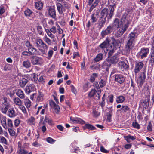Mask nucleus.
I'll return each instance as SVG.
<instances>
[{
	"instance_id": "nucleus-1",
	"label": "nucleus",
	"mask_w": 154,
	"mask_h": 154,
	"mask_svg": "<svg viewBox=\"0 0 154 154\" xmlns=\"http://www.w3.org/2000/svg\"><path fill=\"white\" fill-rule=\"evenodd\" d=\"M128 40L126 42L125 45V49L128 53H129L135 45L136 38L135 33L134 32H131L129 34L128 37Z\"/></svg>"
},
{
	"instance_id": "nucleus-2",
	"label": "nucleus",
	"mask_w": 154,
	"mask_h": 154,
	"mask_svg": "<svg viewBox=\"0 0 154 154\" xmlns=\"http://www.w3.org/2000/svg\"><path fill=\"white\" fill-rule=\"evenodd\" d=\"M36 47L38 48L39 50L43 54H45L47 53V50L48 47L41 39H37L36 42Z\"/></svg>"
},
{
	"instance_id": "nucleus-3",
	"label": "nucleus",
	"mask_w": 154,
	"mask_h": 154,
	"mask_svg": "<svg viewBox=\"0 0 154 154\" xmlns=\"http://www.w3.org/2000/svg\"><path fill=\"white\" fill-rule=\"evenodd\" d=\"M131 22V20L128 19V14L126 13L123 14L121 18V22L122 24H124V26H127V28L129 26Z\"/></svg>"
},
{
	"instance_id": "nucleus-4",
	"label": "nucleus",
	"mask_w": 154,
	"mask_h": 154,
	"mask_svg": "<svg viewBox=\"0 0 154 154\" xmlns=\"http://www.w3.org/2000/svg\"><path fill=\"white\" fill-rule=\"evenodd\" d=\"M146 78L145 73L144 72H140V76L137 79V82L139 86L141 87L144 83Z\"/></svg>"
},
{
	"instance_id": "nucleus-5",
	"label": "nucleus",
	"mask_w": 154,
	"mask_h": 154,
	"mask_svg": "<svg viewBox=\"0 0 154 154\" xmlns=\"http://www.w3.org/2000/svg\"><path fill=\"white\" fill-rule=\"evenodd\" d=\"M31 62L33 65H41L43 63V60L40 57L33 56L32 57Z\"/></svg>"
},
{
	"instance_id": "nucleus-6",
	"label": "nucleus",
	"mask_w": 154,
	"mask_h": 154,
	"mask_svg": "<svg viewBox=\"0 0 154 154\" xmlns=\"http://www.w3.org/2000/svg\"><path fill=\"white\" fill-rule=\"evenodd\" d=\"M144 64L142 62H136L135 64L134 68V72L135 75H137L143 68Z\"/></svg>"
},
{
	"instance_id": "nucleus-7",
	"label": "nucleus",
	"mask_w": 154,
	"mask_h": 154,
	"mask_svg": "<svg viewBox=\"0 0 154 154\" xmlns=\"http://www.w3.org/2000/svg\"><path fill=\"white\" fill-rule=\"evenodd\" d=\"M149 51V50L148 48H142L140 51L138 53V54L141 57V59H143L146 57Z\"/></svg>"
},
{
	"instance_id": "nucleus-8",
	"label": "nucleus",
	"mask_w": 154,
	"mask_h": 154,
	"mask_svg": "<svg viewBox=\"0 0 154 154\" xmlns=\"http://www.w3.org/2000/svg\"><path fill=\"white\" fill-rule=\"evenodd\" d=\"M112 63L109 59V58L107 59L103 63V68L106 69V71H108V69L111 66Z\"/></svg>"
},
{
	"instance_id": "nucleus-9",
	"label": "nucleus",
	"mask_w": 154,
	"mask_h": 154,
	"mask_svg": "<svg viewBox=\"0 0 154 154\" xmlns=\"http://www.w3.org/2000/svg\"><path fill=\"white\" fill-rule=\"evenodd\" d=\"M112 27L111 26H109L104 30H103L101 32V36L104 37L106 35L109 34L112 31Z\"/></svg>"
},
{
	"instance_id": "nucleus-10",
	"label": "nucleus",
	"mask_w": 154,
	"mask_h": 154,
	"mask_svg": "<svg viewBox=\"0 0 154 154\" xmlns=\"http://www.w3.org/2000/svg\"><path fill=\"white\" fill-rule=\"evenodd\" d=\"M70 120L74 123H79L83 124L85 123V121L79 118L71 117Z\"/></svg>"
},
{
	"instance_id": "nucleus-11",
	"label": "nucleus",
	"mask_w": 154,
	"mask_h": 154,
	"mask_svg": "<svg viewBox=\"0 0 154 154\" xmlns=\"http://www.w3.org/2000/svg\"><path fill=\"white\" fill-rule=\"evenodd\" d=\"M115 80L120 84L123 83L125 81L124 76L121 74H116L114 75Z\"/></svg>"
},
{
	"instance_id": "nucleus-12",
	"label": "nucleus",
	"mask_w": 154,
	"mask_h": 154,
	"mask_svg": "<svg viewBox=\"0 0 154 154\" xmlns=\"http://www.w3.org/2000/svg\"><path fill=\"white\" fill-rule=\"evenodd\" d=\"M109 59L112 64H116L119 60V56L118 54H116L113 56L109 58Z\"/></svg>"
},
{
	"instance_id": "nucleus-13",
	"label": "nucleus",
	"mask_w": 154,
	"mask_h": 154,
	"mask_svg": "<svg viewBox=\"0 0 154 154\" xmlns=\"http://www.w3.org/2000/svg\"><path fill=\"white\" fill-rule=\"evenodd\" d=\"M35 89V86L33 85L30 84L26 86L25 91L26 94H29L30 92L34 91Z\"/></svg>"
},
{
	"instance_id": "nucleus-14",
	"label": "nucleus",
	"mask_w": 154,
	"mask_h": 154,
	"mask_svg": "<svg viewBox=\"0 0 154 154\" xmlns=\"http://www.w3.org/2000/svg\"><path fill=\"white\" fill-rule=\"evenodd\" d=\"M110 41L109 38H106V39L99 45V47L102 49L107 48L108 46L109 42Z\"/></svg>"
},
{
	"instance_id": "nucleus-15",
	"label": "nucleus",
	"mask_w": 154,
	"mask_h": 154,
	"mask_svg": "<svg viewBox=\"0 0 154 154\" xmlns=\"http://www.w3.org/2000/svg\"><path fill=\"white\" fill-rule=\"evenodd\" d=\"M111 38L112 41V43L113 45V46H114L115 48L117 47L119 48L121 44L120 40H115L113 37H111Z\"/></svg>"
},
{
	"instance_id": "nucleus-16",
	"label": "nucleus",
	"mask_w": 154,
	"mask_h": 154,
	"mask_svg": "<svg viewBox=\"0 0 154 154\" xmlns=\"http://www.w3.org/2000/svg\"><path fill=\"white\" fill-rule=\"evenodd\" d=\"M48 14L49 16L54 19L56 18L55 10L54 8L50 7L48 10Z\"/></svg>"
},
{
	"instance_id": "nucleus-17",
	"label": "nucleus",
	"mask_w": 154,
	"mask_h": 154,
	"mask_svg": "<svg viewBox=\"0 0 154 154\" xmlns=\"http://www.w3.org/2000/svg\"><path fill=\"white\" fill-rule=\"evenodd\" d=\"M106 17L100 16V17L99 22V27L100 29L101 28L104 26L106 22Z\"/></svg>"
},
{
	"instance_id": "nucleus-18",
	"label": "nucleus",
	"mask_w": 154,
	"mask_h": 154,
	"mask_svg": "<svg viewBox=\"0 0 154 154\" xmlns=\"http://www.w3.org/2000/svg\"><path fill=\"white\" fill-rule=\"evenodd\" d=\"M122 24V23H120L118 19L115 18L113 24V27L115 29L120 28Z\"/></svg>"
},
{
	"instance_id": "nucleus-19",
	"label": "nucleus",
	"mask_w": 154,
	"mask_h": 154,
	"mask_svg": "<svg viewBox=\"0 0 154 154\" xmlns=\"http://www.w3.org/2000/svg\"><path fill=\"white\" fill-rule=\"evenodd\" d=\"M119 67L121 69H126L129 68V66L124 61H120L118 64Z\"/></svg>"
},
{
	"instance_id": "nucleus-20",
	"label": "nucleus",
	"mask_w": 154,
	"mask_h": 154,
	"mask_svg": "<svg viewBox=\"0 0 154 154\" xmlns=\"http://www.w3.org/2000/svg\"><path fill=\"white\" fill-rule=\"evenodd\" d=\"M100 111L99 110L98 106H96L93 109V116L95 117H97L100 115Z\"/></svg>"
},
{
	"instance_id": "nucleus-21",
	"label": "nucleus",
	"mask_w": 154,
	"mask_h": 154,
	"mask_svg": "<svg viewBox=\"0 0 154 154\" xmlns=\"http://www.w3.org/2000/svg\"><path fill=\"white\" fill-rule=\"evenodd\" d=\"M127 28V26H126L125 27L124 26V27L119 29V30L117 31V32L118 36L120 37V36L122 35L125 32Z\"/></svg>"
},
{
	"instance_id": "nucleus-22",
	"label": "nucleus",
	"mask_w": 154,
	"mask_h": 154,
	"mask_svg": "<svg viewBox=\"0 0 154 154\" xmlns=\"http://www.w3.org/2000/svg\"><path fill=\"white\" fill-rule=\"evenodd\" d=\"M108 50H109V51L108 52V58H110L111 56L112 55L113 53L115 52V50H116V48L114 46H112V45H110L108 48L107 49Z\"/></svg>"
},
{
	"instance_id": "nucleus-23",
	"label": "nucleus",
	"mask_w": 154,
	"mask_h": 154,
	"mask_svg": "<svg viewBox=\"0 0 154 154\" xmlns=\"http://www.w3.org/2000/svg\"><path fill=\"white\" fill-rule=\"evenodd\" d=\"M27 123L29 125H34L35 124V118L33 116L29 118L27 120Z\"/></svg>"
},
{
	"instance_id": "nucleus-24",
	"label": "nucleus",
	"mask_w": 154,
	"mask_h": 154,
	"mask_svg": "<svg viewBox=\"0 0 154 154\" xmlns=\"http://www.w3.org/2000/svg\"><path fill=\"white\" fill-rule=\"evenodd\" d=\"M28 80L27 79L22 78L20 81V85L21 88H24L26 83H27Z\"/></svg>"
},
{
	"instance_id": "nucleus-25",
	"label": "nucleus",
	"mask_w": 154,
	"mask_h": 154,
	"mask_svg": "<svg viewBox=\"0 0 154 154\" xmlns=\"http://www.w3.org/2000/svg\"><path fill=\"white\" fill-rule=\"evenodd\" d=\"M16 94L21 99L25 98V94L23 91L21 89H18L16 92Z\"/></svg>"
},
{
	"instance_id": "nucleus-26",
	"label": "nucleus",
	"mask_w": 154,
	"mask_h": 154,
	"mask_svg": "<svg viewBox=\"0 0 154 154\" xmlns=\"http://www.w3.org/2000/svg\"><path fill=\"white\" fill-rule=\"evenodd\" d=\"M84 129H88L91 130H93L96 129V128L94 126L89 124H86L83 126Z\"/></svg>"
},
{
	"instance_id": "nucleus-27",
	"label": "nucleus",
	"mask_w": 154,
	"mask_h": 154,
	"mask_svg": "<svg viewBox=\"0 0 154 154\" xmlns=\"http://www.w3.org/2000/svg\"><path fill=\"white\" fill-rule=\"evenodd\" d=\"M43 3L40 1H38L35 3V8L38 10L41 9L43 7Z\"/></svg>"
},
{
	"instance_id": "nucleus-28",
	"label": "nucleus",
	"mask_w": 154,
	"mask_h": 154,
	"mask_svg": "<svg viewBox=\"0 0 154 154\" xmlns=\"http://www.w3.org/2000/svg\"><path fill=\"white\" fill-rule=\"evenodd\" d=\"M98 13H94L91 15V19L92 20L93 23L96 22L97 21L98 17Z\"/></svg>"
},
{
	"instance_id": "nucleus-29",
	"label": "nucleus",
	"mask_w": 154,
	"mask_h": 154,
	"mask_svg": "<svg viewBox=\"0 0 154 154\" xmlns=\"http://www.w3.org/2000/svg\"><path fill=\"white\" fill-rule=\"evenodd\" d=\"M57 8L59 14H63L62 11V5L60 3L58 2L56 4Z\"/></svg>"
},
{
	"instance_id": "nucleus-30",
	"label": "nucleus",
	"mask_w": 154,
	"mask_h": 154,
	"mask_svg": "<svg viewBox=\"0 0 154 154\" xmlns=\"http://www.w3.org/2000/svg\"><path fill=\"white\" fill-rule=\"evenodd\" d=\"M125 138V140H126L128 143H130L131 141V140H134L136 139V137L135 136H134L131 135L126 136Z\"/></svg>"
},
{
	"instance_id": "nucleus-31",
	"label": "nucleus",
	"mask_w": 154,
	"mask_h": 154,
	"mask_svg": "<svg viewBox=\"0 0 154 154\" xmlns=\"http://www.w3.org/2000/svg\"><path fill=\"white\" fill-rule=\"evenodd\" d=\"M0 103L5 106H8L9 105L7 101V99L5 98H2L0 100Z\"/></svg>"
},
{
	"instance_id": "nucleus-32",
	"label": "nucleus",
	"mask_w": 154,
	"mask_h": 154,
	"mask_svg": "<svg viewBox=\"0 0 154 154\" xmlns=\"http://www.w3.org/2000/svg\"><path fill=\"white\" fill-rule=\"evenodd\" d=\"M103 58V55L101 53H99L96 56L94 59V60L96 62H98L101 60Z\"/></svg>"
},
{
	"instance_id": "nucleus-33",
	"label": "nucleus",
	"mask_w": 154,
	"mask_h": 154,
	"mask_svg": "<svg viewBox=\"0 0 154 154\" xmlns=\"http://www.w3.org/2000/svg\"><path fill=\"white\" fill-rule=\"evenodd\" d=\"M28 51L29 52V54L31 55H33L34 54H36V52L37 51V49L34 48L32 47L28 48Z\"/></svg>"
},
{
	"instance_id": "nucleus-34",
	"label": "nucleus",
	"mask_w": 154,
	"mask_h": 154,
	"mask_svg": "<svg viewBox=\"0 0 154 154\" xmlns=\"http://www.w3.org/2000/svg\"><path fill=\"white\" fill-rule=\"evenodd\" d=\"M125 97L122 96H119L117 97L116 99V102L117 103H122L125 100Z\"/></svg>"
},
{
	"instance_id": "nucleus-35",
	"label": "nucleus",
	"mask_w": 154,
	"mask_h": 154,
	"mask_svg": "<svg viewBox=\"0 0 154 154\" xmlns=\"http://www.w3.org/2000/svg\"><path fill=\"white\" fill-rule=\"evenodd\" d=\"M108 9L106 8H105L101 11L100 13V16L106 17Z\"/></svg>"
},
{
	"instance_id": "nucleus-36",
	"label": "nucleus",
	"mask_w": 154,
	"mask_h": 154,
	"mask_svg": "<svg viewBox=\"0 0 154 154\" xmlns=\"http://www.w3.org/2000/svg\"><path fill=\"white\" fill-rule=\"evenodd\" d=\"M8 113L9 116L11 118L14 117L16 116L15 111L12 109H9Z\"/></svg>"
},
{
	"instance_id": "nucleus-37",
	"label": "nucleus",
	"mask_w": 154,
	"mask_h": 154,
	"mask_svg": "<svg viewBox=\"0 0 154 154\" xmlns=\"http://www.w3.org/2000/svg\"><path fill=\"white\" fill-rule=\"evenodd\" d=\"M1 123L2 126L4 128L6 129L7 128V125L6 124V118L4 117H3L1 120Z\"/></svg>"
},
{
	"instance_id": "nucleus-38",
	"label": "nucleus",
	"mask_w": 154,
	"mask_h": 154,
	"mask_svg": "<svg viewBox=\"0 0 154 154\" xmlns=\"http://www.w3.org/2000/svg\"><path fill=\"white\" fill-rule=\"evenodd\" d=\"M149 62L152 63H154V50L151 49V53L150 54Z\"/></svg>"
},
{
	"instance_id": "nucleus-39",
	"label": "nucleus",
	"mask_w": 154,
	"mask_h": 154,
	"mask_svg": "<svg viewBox=\"0 0 154 154\" xmlns=\"http://www.w3.org/2000/svg\"><path fill=\"white\" fill-rule=\"evenodd\" d=\"M32 13V11L29 9L27 8L25 10L24 13L26 16L30 17Z\"/></svg>"
},
{
	"instance_id": "nucleus-40",
	"label": "nucleus",
	"mask_w": 154,
	"mask_h": 154,
	"mask_svg": "<svg viewBox=\"0 0 154 154\" xmlns=\"http://www.w3.org/2000/svg\"><path fill=\"white\" fill-rule=\"evenodd\" d=\"M23 65L26 68H28L30 67L31 63L29 60L25 61L23 62Z\"/></svg>"
},
{
	"instance_id": "nucleus-41",
	"label": "nucleus",
	"mask_w": 154,
	"mask_h": 154,
	"mask_svg": "<svg viewBox=\"0 0 154 154\" xmlns=\"http://www.w3.org/2000/svg\"><path fill=\"white\" fill-rule=\"evenodd\" d=\"M14 103L16 105H20L21 102L20 99L18 97L15 98L14 99Z\"/></svg>"
},
{
	"instance_id": "nucleus-42",
	"label": "nucleus",
	"mask_w": 154,
	"mask_h": 154,
	"mask_svg": "<svg viewBox=\"0 0 154 154\" xmlns=\"http://www.w3.org/2000/svg\"><path fill=\"white\" fill-rule=\"evenodd\" d=\"M96 91L94 89H92L88 94V96L90 97H94L96 94Z\"/></svg>"
},
{
	"instance_id": "nucleus-43",
	"label": "nucleus",
	"mask_w": 154,
	"mask_h": 154,
	"mask_svg": "<svg viewBox=\"0 0 154 154\" xmlns=\"http://www.w3.org/2000/svg\"><path fill=\"white\" fill-rule=\"evenodd\" d=\"M28 152L26 150H25L23 148L19 149L17 150L18 154H27Z\"/></svg>"
},
{
	"instance_id": "nucleus-44",
	"label": "nucleus",
	"mask_w": 154,
	"mask_h": 154,
	"mask_svg": "<svg viewBox=\"0 0 154 154\" xmlns=\"http://www.w3.org/2000/svg\"><path fill=\"white\" fill-rule=\"evenodd\" d=\"M8 130L11 136H16L15 132L12 128H8Z\"/></svg>"
},
{
	"instance_id": "nucleus-45",
	"label": "nucleus",
	"mask_w": 154,
	"mask_h": 154,
	"mask_svg": "<svg viewBox=\"0 0 154 154\" xmlns=\"http://www.w3.org/2000/svg\"><path fill=\"white\" fill-rule=\"evenodd\" d=\"M45 31L48 35L52 38H54V36L52 34L50 30L48 29H45Z\"/></svg>"
},
{
	"instance_id": "nucleus-46",
	"label": "nucleus",
	"mask_w": 154,
	"mask_h": 154,
	"mask_svg": "<svg viewBox=\"0 0 154 154\" xmlns=\"http://www.w3.org/2000/svg\"><path fill=\"white\" fill-rule=\"evenodd\" d=\"M94 0H88V5L90 6L92 5L90 8L92 9H93L97 5L94 4V3L92 4V3L94 2Z\"/></svg>"
},
{
	"instance_id": "nucleus-47",
	"label": "nucleus",
	"mask_w": 154,
	"mask_h": 154,
	"mask_svg": "<svg viewBox=\"0 0 154 154\" xmlns=\"http://www.w3.org/2000/svg\"><path fill=\"white\" fill-rule=\"evenodd\" d=\"M7 128H12L13 126L12 121L10 119H8L7 120Z\"/></svg>"
},
{
	"instance_id": "nucleus-48",
	"label": "nucleus",
	"mask_w": 154,
	"mask_h": 154,
	"mask_svg": "<svg viewBox=\"0 0 154 154\" xmlns=\"http://www.w3.org/2000/svg\"><path fill=\"white\" fill-rule=\"evenodd\" d=\"M37 29L38 34L42 35H44V33L43 31L42 27L41 26H38L37 27Z\"/></svg>"
},
{
	"instance_id": "nucleus-49",
	"label": "nucleus",
	"mask_w": 154,
	"mask_h": 154,
	"mask_svg": "<svg viewBox=\"0 0 154 154\" xmlns=\"http://www.w3.org/2000/svg\"><path fill=\"white\" fill-rule=\"evenodd\" d=\"M51 109L56 113H58L60 111L59 106H51Z\"/></svg>"
},
{
	"instance_id": "nucleus-50",
	"label": "nucleus",
	"mask_w": 154,
	"mask_h": 154,
	"mask_svg": "<svg viewBox=\"0 0 154 154\" xmlns=\"http://www.w3.org/2000/svg\"><path fill=\"white\" fill-rule=\"evenodd\" d=\"M97 75H98L97 73H93L90 78V81L91 82H94L96 78L97 77Z\"/></svg>"
},
{
	"instance_id": "nucleus-51",
	"label": "nucleus",
	"mask_w": 154,
	"mask_h": 154,
	"mask_svg": "<svg viewBox=\"0 0 154 154\" xmlns=\"http://www.w3.org/2000/svg\"><path fill=\"white\" fill-rule=\"evenodd\" d=\"M56 29L58 31V33L60 34H62L63 33V31L59 25L57 23H56Z\"/></svg>"
},
{
	"instance_id": "nucleus-52",
	"label": "nucleus",
	"mask_w": 154,
	"mask_h": 154,
	"mask_svg": "<svg viewBox=\"0 0 154 154\" xmlns=\"http://www.w3.org/2000/svg\"><path fill=\"white\" fill-rule=\"evenodd\" d=\"M43 39L45 41V42L48 44H51V40L48 38L47 36L46 35H45Z\"/></svg>"
},
{
	"instance_id": "nucleus-53",
	"label": "nucleus",
	"mask_w": 154,
	"mask_h": 154,
	"mask_svg": "<svg viewBox=\"0 0 154 154\" xmlns=\"http://www.w3.org/2000/svg\"><path fill=\"white\" fill-rule=\"evenodd\" d=\"M149 99L147 98L143 101L142 105L143 106H148L149 104Z\"/></svg>"
},
{
	"instance_id": "nucleus-54",
	"label": "nucleus",
	"mask_w": 154,
	"mask_h": 154,
	"mask_svg": "<svg viewBox=\"0 0 154 154\" xmlns=\"http://www.w3.org/2000/svg\"><path fill=\"white\" fill-rule=\"evenodd\" d=\"M96 88L97 90V94L98 95V99H99L100 98V96L99 95L101 93V91L99 85L97 83V84L96 85Z\"/></svg>"
},
{
	"instance_id": "nucleus-55",
	"label": "nucleus",
	"mask_w": 154,
	"mask_h": 154,
	"mask_svg": "<svg viewBox=\"0 0 154 154\" xmlns=\"http://www.w3.org/2000/svg\"><path fill=\"white\" fill-rule=\"evenodd\" d=\"M44 122H47L49 125H53V121L46 117L45 118Z\"/></svg>"
},
{
	"instance_id": "nucleus-56",
	"label": "nucleus",
	"mask_w": 154,
	"mask_h": 154,
	"mask_svg": "<svg viewBox=\"0 0 154 154\" xmlns=\"http://www.w3.org/2000/svg\"><path fill=\"white\" fill-rule=\"evenodd\" d=\"M43 94L40 92L38 95L37 100L38 101H42L43 99Z\"/></svg>"
},
{
	"instance_id": "nucleus-57",
	"label": "nucleus",
	"mask_w": 154,
	"mask_h": 154,
	"mask_svg": "<svg viewBox=\"0 0 154 154\" xmlns=\"http://www.w3.org/2000/svg\"><path fill=\"white\" fill-rule=\"evenodd\" d=\"M100 86L101 88H102L105 86L106 85V82L105 80L101 79L100 81L99 82Z\"/></svg>"
},
{
	"instance_id": "nucleus-58",
	"label": "nucleus",
	"mask_w": 154,
	"mask_h": 154,
	"mask_svg": "<svg viewBox=\"0 0 154 154\" xmlns=\"http://www.w3.org/2000/svg\"><path fill=\"white\" fill-rule=\"evenodd\" d=\"M45 76H41L38 79V81L42 83H44L45 81Z\"/></svg>"
},
{
	"instance_id": "nucleus-59",
	"label": "nucleus",
	"mask_w": 154,
	"mask_h": 154,
	"mask_svg": "<svg viewBox=\"0 0 154 154\" xmlns=\"http://www.w3.org/2000/svg\"><path fill=\"white\" fill-rule=\"evenodd\" d=\"M24 102L26 106H30L31 105V102L29 99H24Z\"/></svg>"
},
{
	"instance_id": "nucleus-60",
	"label": "nucleus",
	"mask_w": 154,
	"mask_h": 154,
	"mask_svg": "<svg viewBox=\"0 0 154 154\" xmlns=\"http://www.w3.org/2000/svg\"><path fill=\"white\" fill-rule=\"evenodd\" d=\"M5 12V8L2 5L0 6V16Z\"/></svg>"
},
{
	"instance_id": "nucleus-61",
	"label": "nucleus",
	"mask_w": 154,
	"mask_h": 154,
	"mask_svg": "<svg viewBox=\"0 0 154 154\" xmlns=\"http://www.w3.org/2000/svg\"><path fill=\"white\" fill-rule=\"evenodd\" d=\"M11 66L8 63L6 64L4 67V69L5 71L9 70L11 69Z\"/></svg>"
},
{
	"instance_id": "nucleus-62",
	"label": "nucleus",
	"mask_w": 154,
	"mask_h": 154,
	"mask_svg": "<svg viewBox=\"0 0 154 154\" xmlns=\"http://www.w3.org/2000/svg\"><path fill=\"white\" fill-rule=\"evenodd\" d=\"M46 141L50 143H53L55 141V140L53 139L50 137H48L46 139Z\"/></svg>"
},
{
	"instance_id": "nucleus-63",
	"label": "nucleus",
	"mask_w": 154,
	"mask_h": 154,
	"mask_svg": "<svg viewBox=\"0 0 154 154\" xmlns=\"http://www.w3.org/2000/svg\"><path fill=\"white\" fill-rule=\"evenodd\" d=\"M51 32L54 34H55L57 32L56 28L55 26H52L49 29Z\"/></svg>"
},
{
	"instance_id": "nucleus-64",
	"label": "nucleus",
	"mask_w": 154,
	"mask_h": 154,
	"mask_svg": "<svg viewBox=\"0 0 154 154\" xmlns=\"http://www.w3.org/2000/svg\"><path fill=\"white\" fill-rule=\"evenodd\" d=\"M133 127L135 128L139 129L140 128L139 125L137 122H134L132 124Z\"/></svg>"
}]
</instances>
